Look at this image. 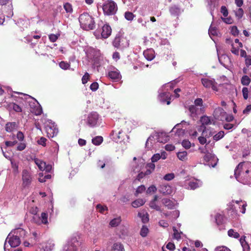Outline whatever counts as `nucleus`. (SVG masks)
I'll return each mask as SVG.
<instances>
[{"label":"nucleus","instance_id":"nucleus-1","mask_svg":"<svg viewBox=\"0 0 251 251\" xmlns=\"http://www.w3.org/2000/svg\"><path fill=\"white\" fill-rule=\"evenodd\" d=\"M236 179L243 184H251V162L240 163L234 170Z\"/></svg>","mask_w":251,"mask_h":251},{"label":"nucleus","instance_id":"nucleus-2","mask_svg":"<svg viewBox=\"0 0 251 251\" xmlns=\"http://www.w3.org/2000/svg\"><path fill=\"white\" fill-rule=\"evenodd\" d=\"M80 27L86 30H92L95 27L94 18L87 13H83L79 17Z\"/></svg>","mask_w":251,"mask_h":251},{"label":"nucleus","instance_id":"nucleus-3","mask_svg":"<svg viewBox=\"0 0 251 251\" xmlns=\"http://www.w3.org/2000/svg\"><path fill=\"white\" fill-rule=\"evenodd\" d=\"M39 212V209L37 207H32L30 210V213L34 216L32 218V221L35 224L41 225L42 224L47 225L48 224V215L47 213L42 212L41 216H39L37 213Z\"/></svg>","mask_w":251,"mask_h":251},{"label":"nucleus","instance_id":"nucleus-4","mask_svg":"<svg viewBox=\"0 0 251 251\" xmlns=\"http://www.w3.org/2000/svg\"><path fill=\"white\" fill-rule=\"evenodd\" d=\"M199 150L201 153L204 154L202 160L203 164L207 165L209 166H212V167H214L216 165V163H215L213 165L208 163L211 160L217 162L218 159L213 154L208 151L207 150V145H206V146L203 147H200L199 148Z\"/></svg>","mask_w":251,"mask_h":251},{"label":"nucleus","instance_id":"nucleus-5","mask_svg":"<svg viewBox=\"0 0 251 251\" xmlns=\"http://www.w3.org/2000/svg\"><path fill=\"white\" fill-rule=\"evenodd\" d=\"M85 120L89 126L94 127L100 125L101 119L98 113L92 112L87 115Z\"/></svg>","mask_w":251,"mask_h":251},{"label":"nucleus","instance_id":"nucleus-6","mask_svg":"<svg viewBox=\"0 0 251 251\" xmlns=\"http://www.w3.org/2000/svg\"><path fill=\"white\" fill-rule=\"evenodd\" d=\"M102 9L104 14L111 15L115 14L117 10V6L114 1H107L103 4Z\"/></svg>","mask_w":251,"mask_h":251},{"label":"nucleus","instance_id":"nucleus-7","mask_svg":"<svg viewBox=\"0 0 251 251\" xmlns=\"http://www.w3.org/2000/svg\"><path fill=\"white\" fill-rule=\"evenodd\" d=\"M7 242L11 246V247L15 248L18 246L20 244L21 240L20 239V238L19 237H17L16 235V234H14V233L12 232V231L8 234L5 240L4 246V251H6V248Z\"/></svg>","mask_w":251,"mask_h":251},{"label":"nucleus","instance_id":"nucleus-8","mask_svg":"<svg viewBox=\"0 0 251 251\" xmlns=\"http://www.w3.org/2000/svg\"><path fill=\"white\" fill-rule=\"evenodd\" d=\"M45 127L48 137L52 138L57 135L58 130L54 123L51 120H48L46 122Z\"/></svg>","mask_w":251,"mask_h":251},{"label":"nucleus","instance_id":"nucleus-9","mask_svg":"<svg viewBox=\"0 0 251 251\" xmlns=\"http://www.w3.org/2000/svg\"><path fill=\"white\" fill-rule=\"evenodd\" d=\"M226 43L231 45L232 53L235 55H238L239 49L243 47L242 43L238 39H235L234 42H233L230 38L226 39Z\"/></svg>","mask_w":251,"mask_h":251},{"label":"nucleus","instance_id":"nucleus-10","mask_svg":"<svg viewBox=\"0 0 251 251\" xmlns=\"http://www.w3.org/2000/svg\"><path fill=\"white\" fill-rule=\"evenodd\" d=\"M202 132L201 136L199 137L198 140L200 143L201 145H204L206 143L207 139L211 136H213L214 134V131L210 128H204Z\"/></svg>","mask_w":251,"mask_h":251},{"label":"nucleus","instance_id":"nucleus-11","mask_svg":"<svg viewBox=\"0 0 251 251\" xmlns=\"http://www.w3.org/2000/svg\"><path fill=\"white\" fill-rule=\"evenodd\" d=\"M201 82L203 86L206 88H212L213 91L217 92L218 91L217 86V83L213 78H202L201 79Z\"/></svg>","mask_w":251,"mask_h":251},{"label":"nucleus","instance_id":"nucleus-12","mask_svg":"<svg viewBox=\"0 0 251 251\" xmlns=\"http://www.w3.org/2000/svg\"><path fill=\"white\" fill-rule=\"evenodd\" d=\"M159 99L160 101L165 102H167V104L169 105L170 103V100L171 99V95L168 91L161 88L159 90Z\"/></svg>","mask_w":251,"mask_h":251},{"label":"nucleus","instance_id":"nucleus-13","mask_svg":"<svg viewBox=\"0 0 251 251\" xmlns=\"http://www.w3.org/2000/svg\"><path fill=\"white\" fill-rule=\"evenodd\" d=\"M200 122L201 125L198 126L197 128L198 130L200 132L203 131L204 128H206V126L215 124L214 120L207 116H202L200 119Z\"/></svg>","mask_w":251,"mask_h":251},{"label":"nucleus","instance_id":"nucleus-14","mask_svg":"<svg viewBox=\"0 0 251 251\" xmlns=\"http://www.w3.org/2000/svg\"><path fill=\"white\" fill-rule=\"evenodd\" d=\"M32 176L30 172L27 170H23L22 171L23 185L24 187L29 186L32 181Z\"/></svg>","mask_w":251,"mask_h":251},{"label":"nucleus","instance_id":"nucleus-15","mask_svg":"<svg viewBox=\"0 0 251 251\" xmlns=\"http://www.w3.org/2000/svg\"><path fill=\"white\" fill-rule=\"evenodd\" d=\"M34 162L41 171L50 172L52 169V166L51 165L47 164L46 162L39 159L35 158Z\"/></svg>","mask_w":251,"mask_h":251},{"label":"nucleus","instance_id":"nucleus-16","mask_svg":"<svg viewBox=\"0 0 251 251\" xmlns=\"http://www.w3.org/2000/svg\"><path fill=\"white\" fill-rule=\"evenodd\" d=\"M78 244V242L75 240L69 241L64 245L62 251H77L76 247Z\"/></svg>","mask_w":251,"mask_h":251},{"label":"nucleus","instance_id":"nucleus-17","mask_svg":"<svg viewBox=\"0 0 251 251\" xmlns=\"http://www.w3.org/2000/svg\"><path fill=\"white\" fill-rule=\"evenodd\" d=\"M159 191L163 195H171L173 193L174 190L170 185L164 183L160 185Z\"/></svg>","mask_w":251,"mask_h":251},{"label":"nucleus","instance_id":"nucleus-18","mask_svg":"<svg viewBox=\"0 0 251 251\" xmlns=\"http://www.w3.org/2000/svg\"><path fill=\"white\" fill-rule=\"evenodd\" d=\"M186 183L188 184V189L194 190L202 185V182L199 179H193L188 181Z\"/></svg>","mask_w":251,"mask_h":251},{"label":"nucleus","instance_id":"nucleus-19","mask_svg":"<svg viewBox=\"0 0 251 251\" xmlns=\"http://www.w3.org/2000/svg\"><path fill=\"white\" fill-rule=\"evenodd\" d=\"M108 76L115 82L118 81L121 78L120 72L115 68H113L109 72Z\"/></svg>","mask_w":251,"mask_h":251},{"label":"nucleus","instance_id":"nucleus-20","mask_svg":"<svg viewBox=\"0 0 251 251\" xmlns=\"http://www.w3.org/2000/svg\"><path fill=\"white\" fill-rule=\"evenodd\" d=\"M156 136H158L157 132H153L148 138L146 143V147L148 149H151L152 146V144L155 142H157Z\"/></svg>","mask_w":251,"mask_h":251},{"label":"nucleus","instance_id":"nucleus-21","mask_svg":"<svg viewBox=\"0 0 251 251\" xmlns=\"http://www.w3.org/2000/svg\"><path fill=\"white\" fill-rule=\"evenodd\" d=\"M162 204L168 209H173L175 208L177 202L175 201L171 200L168 198H164L162 200Z\"/></svg>","mask_w":251,"mask_h":251},{"label":"nucleus","instance_id":"nucleus-22","mask_svg":"<svg viewBox=\"0 0 251 251\" xmlns=\"http://www.w3.org/2000/svg\"><path fill=\"white\" fill-rule=\"evenodd\" d=\"M111 32L112 29L110 26L107 24L104 25L102 27L101 32L102 38L104 39L107 38L111 35Z\"/></svg>","mask_w":251,"mask_h":251},{"label":"nucleus","instance_id":"nucleus-23","mask_svg":"<svg viewBox=\"0 0 251 251\" xmlns=\"http://www.w3.org/2000/svg\"><path fill=\"white\" fill-rule=\"evenodd\" d=\"M183 124H187V123L186 122L182 121L181 123L176 124L172 129L171 132H176L178 136L184 134L185 129L181 127V126Z\"/></svg>","mask_w":251,"mask_h":251},{"label":"nucleus","instance_id":"nucleus-24","mask_svg":"<svg viewBox=\"0 0 251 251\" xmlns=\"http://www.w3.org/2000/svg\"><path fill=\"white\" fill-rule=\"evenodd\" d=\"M32 100L33 101V104L35 106L34 107H32V109H30V111L36 115L41 114L42 113V108L41 105L36 100Z\"/></svg>","mask_w":251,"mask_h":251},{"label":"nucleus","instance_id":"nucleus-25","mask_svg":"<svg viewBox=\"0 0 251 251\" xmlns=\"http://www.w3.org/2000/svg\"><path fill=\"white\" fill-rule=\"evenodd\" d=\"M157 142L165 143L169 140V136L164 132H157Z\"/></svg>","mask_w":251,"mask_h":251},{"label":"nucleus","instance_id":"nucleus-26","mask_svg":"<svg viewBox=\"0 0 251 251\" xmlns=\"http://www.w3.org/2000/svg\"><path fill=\"white\" fill-rule=\"evenodd\" d=\"M226 113V112L223 109L220 107H218L214 110L213 115L216 119L222 121V119H221V118L225 117Z\"/></svg>","mask_w":251,"mask_h":251},{"label":"nucleus","instance_id":"nucleus-27","mask_svg":"<svg viewBox=\"0 0 251 251\" xmlns=\"http://www.w3.org/2000/svg\"><path fill=\"white\" fill-rule=\"evenodd\" d=\"M143 54L146 59L149 61L152 60L155 57L154 51L152 49H149L145 50Z\"/></svg>","mask_w":251,"mask_h":251},{"label":"nucleus","instance_id":"nucleus-28","mask_svg":"<svg viewBox=\"0 0 251 251\" xmlns=\"http://www.w3.org/2000/svg\"><path fill=\"white\" fill-rule=\"evenodd\" d=\"M158 197L155 196L154 199L150 202V206L151 208L157 211H161V207L157 204Z\"/></svg>","mask_w":251,"mask_h":251},{"label":"nucleus","instance_id":"nucleus-29","mask_svg":"<svg viewBox=\"0 0 251 251\" xmlns=\"http://www.w3.org/2000/svg\"><path fill=\"white\" fill-rule=\"evenodd\" d=\"M111 251H125V248L122 243L116 242L112 246Z\"/></svg>","mask_w":251,"mask_h":251},{"label":"nucleus","instance_id":"nucleus-30","mask_svg":"<svg viewBox=\"0 0 251 251\" xmlns=\"http://www.w3.org/2000/svg\"><path fill=\"white\" fill-rule=\"evenodd\" d=\"M125 40V39L121 37L120 35H117L113 42V45L115 48H119L121 46V43Z\"/></svg>","mask_w":251,"mask_h":251},{"label":"nucleus","instance_id":"nucleus-31","mask_svg":"<svg viewBox=\"0 0 251 251\" xmlns=\"http://www.w3.org/2000/svg\"><path fill=\"white\" fill-rule=\"evenodd\" d=\"M12 232H13L14 234H16V235L19 238L24 237L26 236V232L25 230L21 228L14 229L13 231H12Z\"/></svg>","mask_w":251,"mask_h":251},{"label":"nucleus","instance_id":"nucleus-32","mask_svg":"<svg viewBox=\"0 0 251 251\" xmlns=\"http://www.w3.org/2000/svg\"><path fill=\"white\" fill-rule=\"evenodd\" d=\"M123 131L122 130H119L118 131H113V138L115 141L118 142L119 141L120 139H122L123 138Z\"/></svg>","mask_w":251,"mask_h":251},{"label":"nucleus","instance_id":"nucleus-33","mask_svg":"<svg viewBox=\"0 0 251 251\" xmlns=\"http://www.w3.org/2000/svg\"><path fill=\"white\" fill-rule=\"evenodd\" d=\"M242 92L245 100H247L249 97L251 98V86L249 88L243 87Z\"/></svg>","mask_w":251,"mask_h":251},{"label":"nucleus","instance_id":"nucleus-34","mask_svg":"<svg viewBox=\"0 0 251 251\" xmlns=\"http://www.w3.org/2000/svg\"><path fill=\"white\" fill-rule=\"evenodd\" d=\"M138 216L141 219L143 223H146L148 222L149 215L145 211L139 212Z\"/></svg>","mask_w":251,"mask_h":251},{"label":"nucleus","instance_id":"nucleus-35","mask_svg":"<svg viewBox=\"0 0 251 251\" xmlns=\"http://www.w3.org/2000/svg\"><path fill=\"white\" fill-rule=\"evenodd\" d=\"M17 94H20L23 95L25 98V99L26 100L27 102L29 103V105L30 106L31 109H32V107H34L35 105L33 104V101L32 100H35L34 99L31 97L30 96L28 95H25V94L19 92H15Z\"/></svg>","mask_w":251,"mask_h":251},{"label":"nucleus","instance_id":"nucleus-36","mask_svg":"<svg viewBox=\"0 0 251 251\" xmlns=\"http://www.w3.org/2000/svg\"><path fill=\"white\" fill-rule=\"evenodd\" d=\"M16 124L15 122L8 123L6 124L5 129L8 132H11L16 129Z\"/></svg>","mask_w":251,"mask_h":251},{"label":"nucleus","instance_id":"nucleus-37","mask_svg":"<svg viewBox=\"0 0 251 251\" xmlns=\"http://www.w3.org/2000/svg\"><path fill=\"white\" fill-rule=\"evenodd\" d=\"M145 200L142 199H137L132 203V206L134 208H137L144 204Z\"/></svg>","mask_w":251,"mask_h":251},{"label":"nucleus","instance_id":"nucleus-38","mask_svg":"<svg viewBox=\"0 0 251 251\" xmlns=\"http://www.w3.org/2000/svg\"><path fill=\"white\" fill-rule=\"evenodd\" d=\"M122 220L121 217H117L112 219L109 223V225L111 227H116L118 226L121 222Z\"/></svg>","mask_w":251,"mask_h":251},{"label":"nucleus","instance_id":"nucleus-39","mask_svg":"<svg viewBox=\"0 0 251 251\" xmlns=\"http://www.w3.org/2000/svg\"><path fill=\"white\" fill-rule=\"evenodd\" d=\"M170 12L172 15L175 16L178 15L181 13L180 9L176 6H172L170 8Z\"/></svg>","mask_w":251,"mask_h":251},{"label":"nucleus","instance_id":"nucleus-40","mask_svg":"<svg viewBox=\"0 0 251 251\" xmlns=\"http://www.w3.org/2000/svg\"><path fill=\"white\" fill-rule=\"evenodd\" d=\"M177 156L179 160L185 161L187 160V152L185 151L178 152Z\"/></svg>","mask_w":251,"mask_h":251},{"label":"nucleus","instance_id":"nucleus-41","mask_svg":"<svg viewBox=\"0 0 251 251\" xmlns=\"http://www.w3.org/2000/svg\"><path fill=\"white\" fill-rule=\"evenodd\" d=\"M228 236L230 237L238 239L240 237V235L238 232H236L233 229H230L227 231Z\"/></svg>","mask_w":251,"mask_h":251},{"label":"nucleus","instance_id":"nucleus-42","mask_svg":"<svg viewBox=\"0 0 251 251\" xmlns=\"http://www.w3.org/2000/svg\"><path fill=\"white\" fill-rule=\"evenodd\" d=\"M235 202L238 204L239 206H241V211L242 213L244 214L246 212V207L247 206V202L245 201H236Z\"/></svg>","mask_w":251,"mask_h":251},{"label":"nucleus","instance_id":"nucleus-43","mask_svg":"<svg viewBox=\"0 0 251 251\" xmlns=\"http://www.w3.org/2000/svg\"><path fill=\"white\" fill-rule=\"evenodd\" d=\"M241 82L243 85L248 86L251 82V78L248 75H244L241 79Z\"/></svg>","mask_w":251,"mask_h":251},{"label":"nucleus","instance_id":"nucleus-44","mask_svg":"<svg viewBox=\"0 0 251 251\" xmlns=\"http://www.w3.org/2000/svg\"><path fill=\"white\" fill-rule=\"evenodd\" d=\"M39 177L38 180L40 182H44L47 180V179H50L51 177V175H47L44 176L42 173H39Z\"/></svg>","mask_w":251,"mask_h":251},{"label":"nucleus","instance_id":"nucleus-45","mask_svg":"<svg viewBox=\"0 0 251 251\" xmlns=\"http://www.w3.org/2000/svg\"><path fill=\"white\" fill-rule=\"evenodd\" d=\"M103 141V138L101 136H98L92 140V143L96 146L100 145Z\"/></svg>","mask_w":251,"mask_h":251},{"label":"nucleus","instance_id":"nucleus-46","mask_svg":"<svg viewBox=\"0 0 251 251\" xmlns=\"http://www.w3.org/2000/svg\"><path fill=\"white\" fill-rule=\"evenodd\" d=\"M189 111L191 114V116H195L198 114L199 109L196 105H191L189 107Z\"/></svg>","mask_w":251,"mask_h":251},{"label":"nucleus","instance_id":"nucleus-47","mask_svg":"<svg viewBox=\"0 0 251 251\" xmlns=\"http://www.w3.org/2000/svg\"><path fill=\"white\" fill-rule=\"evenodd\" d=\"M59 66L62 69L66 70L70 69V67L71 65L70 63H69L67 62L62 61L59 63Z\"/></svg>","mask_w":251,"mask_h":251},{"label":"nucleus","instance_id":"nucleus-48","mask_svg":"<svg viewBox=\"0 0 251 251\" xmlns=\"http://www.w3.org/2000/svg\"><path fill=\"white\" fill-rule=\"evenodd\" d=\"M47 251H51L54 247V244L52 242H48L43 245Z\"/></svg>","mask_w":251,"mask_h":251},{"label":"nucleus","instance_id":"nucleus-49","mask_svg":"<svg viewBox=\"0 0 251 251\" xmlns=\"http://www.w3.org/2000/svg\"><path fill=\"white\" fill-rule=\"evenodd\" d=\"M225 135V133L223 131H220L217 134H215L213 136V139L215 141H219V140L221 139L222 138L224 137Z\"/></svg>","mask_w":251,"mask_h":251},{"label":"nucleus","instance_id":"nucleus-50","mask_svg":"<svg viewBox=\"0 0 251 251\" xmlns=\"http://www.w3.org/2000/svg\"><path fill=\"white\" fill-rule=\"evenodd\" d=\"M148 233H149L148 228L146 226H143L140 230L141 236L143 237H145L147 236Z\"/></svg>","mask_w":251,"mask_h":251},{"label":"nucleus","instance_id":"nucleus-51","mask_svg":"<svg viewBox=\"0 0 251 251\" xmlns=\"http://www.w3.org/2000/svg\"><path fill=\"white\" fill-rule=\"evenodd\" d=\"M11 167L13 169V172L15 174H18L19 173V166L17 162L11 160Z\"/></svg>","mask_w":251,"mask_h":251},{"label":"nucleus","instance_id":"nucleus-52","mask_svg":"<svg viewBox=\"0 0 251 251\" xmlns=\"http://www.w3.org/2000/svg\"><path fill=\"white\" fill-rule=\"evenodd\" d=\"M215 221L217 225L220 226L222 224L223 221V217L219 214H217L215 216Z\"/></svg>","mask_w":251,"mask_h":251},{"label":"nucleus","instance_id":"nucleus-53","mask_svg":"<svg viewBox=\"0 0 251 251\" xmlns=\"http://www.w3.org/2000/svg\"><path fill=\"white\" fill-rule=\"evenodd\" d=\"M10 105L15 112H20L22 111V108L15 103H11Z\"/></svg>","mask_w":251,"mask_h":251},{"label":"nucleus","instance_id":"nucleus-54","mask_svg":"<svg viewBox=\"0 0 251 251\" xmlns=\"http://www.w3.org/2000/svg\"><path fill=\"white\" fill-rule=\"evenodd\" d=\"M174 238L177 240L180 239L182 232H178L175 227H173Z\"/></svg>","mask_w":251,"mask_h":251},{"label":"nucleus","instance_id":"nucleus-55","mask_svg":"<svg viewBox=\"0 0 251 251\" xmlns=\"http://www.w3.org/2000/svg\"><path fill=\"white\" fill-rule=\"evenodd\" d=\"M244 13L243 10L241 8H239L235 10V14L236 16L238 18L240 19L243 16Z\"/></svg>","mask_w":251,"mask_h":251},{"label":"nucleus","instance_id":"nucleus-56","mask_svg":"<svg viewBox=\"0 0 251 251\" xmlns=\"http://www.w3.org/2000/svg\"><path fill=\"white\" fill-rule=\"evenodd\" d=\"M134 17V14L130 12H126L125 13V18L128 21H132Z\"/></svg>","mask_w":251,"mask_h":251},{"label":"nucleus","instance_id":"nucleus-57","mask_svg":"<svg viewBox=\"0 0 251 251\" xmlns=\"http://www.w3.org/2000/svg\"><path fill=\"white\" fill-rule=\"evenodd\" d=\"M182 146L186 149L190 148L191 146V142L188 140H184L181 143Z\"/></svg>","mask_w":251,"mask_h":251},{"label":"nucleus","instance_id":"nucleus-58","mask_svg":"<svg viewBox=\"0 0 251 251\" xmlns=\"http://www.w3.org/2000/svg\"><path fill=\"white\" fill-rule=\"evenodd\" d=\"M240 242L242 246L243 251H250L249 246L245 241H242V239H240Z\"/></svg>","mask_w":251,"mask_h":251},{"label":"nucleus","instance_id":"nucleus-59","mask_svg":"<svg viewBox=\"0 0 251 251\" xmlns=\"http://www.w3.org/2000/svg\"><path fill=\"white\" fill-rule=\"evenodd\" d=\"M97 209L100 213H103L104 211L107 210V207L106 206H103L100 204L97 205Z\"/></svg>","mask_w":251,"mask_h":251},{"label":"nucleus","instance_id":"nucleus-60","mask_svg":"<svg viewBox=\"0 0 251 251\" xmlns=\"http://www.w3.org/2000/svg\"><path fill=\"white\" fill-rule=\"evenodd\" d=\"M64 8L67 13H71L73 10L71 4L69 3H65L64 4Z\"/></svg>","mask_w":251,"mask_h":251},{"label":"nucleus","instance_id":"nucleus-61","mask_svg":"<svg viewBox=\"0 0 251 251\" xmlns=\"http://www.w3.org/2000/svg\"><path fill=\"white\" fill-rule=\"evenodd\" d=\"M175 177V175L174 173L167 174L164 176V179L165 180L170 181Z\"/></svg>","mask_w":251,"mask_h":251},{"label":"nucleus","instance_id":"nucleus-62","mask_svg":"<svg viewBox=\"0 0 251 251\" xmlns=\"http://www.w3.org/2000/svg\"><path fill=\"white\" fill-rule=\"evenodd\" d=\"M162 87L164 88V89L166 90V91L170 90L174 88L173 83L172 82L166 83L165 85H164Z\"/></svg>","mask_w":251,"mask_h":251},{"label":"nucleus","instance_id":"nucleus-63","mask_svg":"<svg viewBox=\"0 0 251 251\" xmlns=\"http://www.w3.org/2000/svg\"><path fill=\"white\" fill-rule=\"evenodd\" d=\"M162 87L164 88V89L166 90V91L170 90L174 88L173 83L172 82L166 83L165 85H164Z\"/></svg>","mask_w":251,"mask_h":251},{"label":"nucleus","instance_id":"nucleus-64","mask_svg":"<svg viewBox=\"0 0 251 251\" xmlns=\"http://www.w3.org/2000/svg\"><path fill=\"white\" fill-rule=\"evenodd\" d=\"M215 251H231L226 246H219L215 248Z\"/></svg>","mask_w":251,"mask_h":251}]
</instances>
